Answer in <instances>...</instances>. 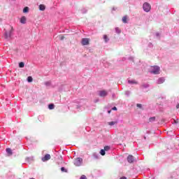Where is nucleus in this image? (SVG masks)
Listing matches in <instances>:
<instances>
[{
    "mask_svg": "<svg viewBox=\"0 0 179 179\" xmlns=\"http://www.w3.org/2000/svg\"><path fill=\"white\" fill-rule=\"evenodd\" d=\"M150 73H152L153 75H159L160 73V67L158 66H154L149 71Z\"/></svg>",
    "mask_w": 179,
    "mask_h": 179,
    "instance_id": "obj_1",
    "label": "nucleus"
},
{
    "mask_svg": "<svg viewBox=\"0 0 179 179\" xmlns=\"http://www.w3.org/2000/svg\"><path fill=\"white\" fill-rule=\"evenodd\" d=\"M74 166H76V167H80L82 164H83V159L80 157H77L73 161Z\"/></svg>",
    "mask_w": 179,
    "mask_h": 179,
    "instance_id": "obj_2",
    "label": "nucleus"
},
{
    "mask_svg": "<svg viewBox=\"0 0 179 179\" xmlns=\"http://www.w3.org/2000/svg\"><path fill=\"white\" fill-rule=\"evenodd\" d=\"M143 9L144 12H150V9H152V6H150V4H149V3L145 2L143 5Z\"/></svg>",
    "mask_w": 179,
    "mask_h": 179,
    "instance_id": "obj_3",
    "label": "nucleus"
},
{
    "mask_svg": "<svg viewBox=\"0 0 179 179\" xmlns=\"http://www.w3.org/2000/svg\"><path fill=\"white\" fill-rule=\"evenodd\" d=\"M13 31V27H11V30L9 31V33H8V31H6L4 34V38H6V40H8V38H10V37L12 36Z\"/></svg>",
    "mask_w": 179,
    "mask_h": 179,
    "instance_id": "obj_4",
    "label": "nucleus"
},
{
    "mask_svg": "<svg viewBox=\"0 0 179 179\" xmlns=\"http://www.w3.org/2000/svg\"><path fill=\"white\" fill-rule=\"evenodd\" d=\"M127 162L130 164L135 163V162H136V158H135L133 155H129L127 157Z\"/></svg>",
    "mask_w": 179,
    "mask_h": 179,
    "instance_id": "obj_5",
    "label": "nucleus"
},
{
    "mask_svg": "<svg viewBox=\"0 0 179 179\" xmlns=\"http://www.w3.org/2000/svg\"><path fill=\"white\" fill-rule=\"evenodd\" d=\"M50 159H51V155L46 154L43 157H42L41 160L42 162H48Z\"/></svg>",
    "mask_w": 179,
    "mask_h": 179,
    "instance_id": "obj_6",
    "label": "nucleus"
},
{
    "mask_svg": "<svg viewBox=\"0 0 179 179\" xmlns=\"http://www.w3.org/2000/svg\"><path fill=\"white\" fill-rule=\"evenodd\" d=\"M81 43L83 45H89V39L84 38L82 39Z\"/></svg>",
    "mask_w": 179,
    "mask_h": 179,
    "instance_id": "obj_7",
    "label": "nucleus"
},
{
    "mask_svg": "<svg viewBox=\"0 0 179 179\" xmlns=\"http://www.w3.org/2000/svg\"><path fill=\"white\" fill-rule=\"evenodd\" d=\"M166 81V79H164V78L162 77L158 78V80H157V85H162V83H164V82Z\"/></svg>",
    "mask_w": 179,
    "mask_h": 179,
    "instance_id": "obj_8",
    "label": "nucleus"
},
{
    "mask_svg": "<svg viewBox=\"0 0 179 179\" xmlns=\"http://www.w3.org/2000/svg\"><path fill=\"white\" fill-rule=\"evenodd\" d=\"M108 93L105 90L99 91V96L101 97H106L107 96Z\"/></svg>",
    "mask_w": 179,
    "mask_h": 179,
    "instance_id": "obj_9",
    "label": "nucleus"
},
{
    "mask_svg": "<svg viewBox=\"0 0 179 179\" xmlns=\"http://www.w3.org/2000/svg\"><path fill=\"white\" fill-rule=\"evenodd\" d=\"M129 85H138V82L135 80H127Z\"/></svg>",
    "mask_w": 179,
    "mask_h": 179,
    "instance_id": "obj_10",
    "label": "nucleus"
},
{
    "mask_svg": "<svg viewBox=\"0 0 179 179\" xmlns=\"http://www.w3.org/2000/svg\"><path fill=\"white\" fill-rule=\"evenodd\" d=\"M6 153H8V155H9V156H12L13 155V152H12V149L10 148H6Z\"/></svg>",
    "mask_w": 179,
    "mask_h": 179,
    "instance_id": "obj_11",
    "label": "nucleus"
},
{
    "mask_svg": "<svg viewBox=\"0 0 179 179\" xmlns=\"http://www.w3.org/2000/svg\"><path fill=\"white\" fill-rule=\"evenodd\" d=\"M26 17L23 16L20 19V23H22V24H26Z\"/></svg>",
    "mask_w": 179,
    "mask_h": 179,
    "instance_id": "obj_12",
    "label": "nucleus"
},
{
    "mask_svg": "<svg viewBox=\"0 0 179 179\" xmlns=\"http://www.w3.org/2000/svg\"><path fill=\"white\" fill-rule=\"evenodd\" d=\"M141 87H143V89H148V87H150V85L148 83H143L142 84Z\"/></svg>",
    "mask_w": 179,
    "mask_h": 179,
    "instance_id": "obj_13",
    "label": "nucleus"
},
{
    "mask_svg": "<svg viewBox=\"0 0 179 179\" xmlns=\"http://www.w3.org/2000/svg\"><path fill=\"white\" fill-rule=\"evenodd\" d=\"M39 10H42V11L45 10V6L43 4H40L39 5Z\"/></svg>",
    "mask_w": 179,
    "mask_h": 179,
    "instance_id": "obj_14",
    "label": "nucleus"
},
{
    "mask_svg": "<svg viewBox=\"0 0 179 179\" xmlns=\"http://www.w3.org/2000/svg\"><path fill=\"white\" fill-rule=\"evenodd\" d=\"M103 40L105 43H108V41H110V38H108V36H107V35H103Z\"/></svg>",
    "mask_w": 179,
    "mask_h": 179,
    "instance_id": "obj_15",
    "label": "nucleus"
},
{
    "mask_svg": "<svg viewBox=\"0 0 179 179\" xmlns=\"http://www.w3.org/2000/svg\"><path fill=\"white\" fill-rule=\"evenodd\" d=\"M156 121V117H151L149 118V122H155Z\"/></svg>",
    "mask_w": 179,
    "mask_h": 179,
    "instance_id": "obj_16",
    "label": "nucleus"
},
{
    "mask_svg": "<svg viewBox=\"0 0 179 179\" xmlns=\"http://www.w3.org/2000/svg\"><path fill=\"white\" fill-rule=\"evenodd\" d=\"M44 84L46 86V87H50V86H51V81H46Z\"/></svg>",
    "mask_w": 179,
    "mask_h": 179,
    "instance_id": "obj_17",
    "label": "nucleus"
},
{
    "mask_svg": "<svg viewBox=\"0 0 179 179\" xmlns=\"http://www.w3.org/2000/svg\"><path fill=\"white\" fill-rule=\"evenodd\" d=\"M127 19H128V16L127 15H124L123 17H122V22L123 23H127Z\"/></svg>",
    "mask_w": 179,
    "mask_h": 179,
    "instance_id": "obj_18",
    "label": "nucleus"
},
{
    "mask_svg": "<svg viewBox=\"0 0 179 179\" xmlns=\"http://www.w3.org/2000/svg\"><path fill=\"white\" fill-rule=\"evenodd\" d=\"M115 32L117 33V34H121V29H120V28L115 27Z\"/></svg>",
    "mask_w": 179,
    "mask_h": 179,
    "instance_id": "obj_19",
    "label": "nucleus"
},
{
    "mask_svg": "<svg viewBox=\"0 0 179 179\" xmlns=\"http://www.w3.org/2000/svg\"><path fill=\"white\" fill-rule=\"evenodd\" d=\"M54 107H55V105L53 103H50L48 105L49 110H54Z\"/></svg>",
    "mask_w": 179,
    "mask_h": 179,
    "instance_id": "obj_20",
    "label": "nucleus"
},
{
    "mask_svg": "<svg viewBox=\"0 0 179 179\" xmlns=\"http://www.w3.org/2000/svg\"><path fill=\"white\" fill-rule=\"evenodd\" d=\"M92 156L95 159H99V157H100V155L99 154H97L96 152H94Z\"/></svg>",
    "mask_w": 179,
    "mask_h": 179,
    "instance_id": "obj_21",
    "label": "nucleus"
},
{
    "mask_svg": "<svg viewBox=\"0 0 179 179\" xmlns=\"http://www.w3.org/2000/svg\"><path fill=\"white\" fill-rule=\"evenodd\" d=\"M100 155H101V156H105L106 155V150L105 149L101 150Z\"/></svg>",
    "mask_w": 179,
    "mask_h": 179,
    "instance_id": "obj_22",
    "label": "nucleus"
},
{
    "mask_svg": "<svg viewBox=\"0 0 179 179\" xmlns=\"http://www.w3.org/2000/svg\"><path fill=\"white\" fill-rule=\"evenodd\" d=\"M29 12V7H24L23 8V13H27Z\"/></svg>",
    "mask_w": 179,
    "mask_h": 179,
    "instance_id": "obj_23",
    "label": "nucleus"
},
{
    "mask_svg": "<svg viewBox=\"0 0 179 179\" xmlns=\"http://www.w3.org/2000/svg\"><path fill=\"white\" fill-rule=\"evenodd\" d=\"M19 68H24V63L23 62L19 63Z\"/></svg>",
    "mask_w": 179,
    "mask_h": 179,
    "instance_id": "obj_24",
    "label": "nucleus"
},
{
    "mask_svg": "<svg viewBox=\"0 0 179 179\" xmlns=\"http://www.w3.org/2000/svg\"><path fill=\"white\" fill-rule=\"evenodd\" d=\"M27 82H29V83L33 82V78L31 76H29L27 78Z\"/></svg>",
    "mask_w": 179,
    "mask_h": 179,
    "instance_id": "obj_25",
    "label": "nucleus"
},
{
    "mask_svg": "<svg viewBox=\"0 0 179 179\" xmlns=\"http://www.w3.org/2000/svg\"><path fill=\"white\" fill-rule=\"evenodd\" d=\"M108 125H110V127H113V125H115L117 124V122H109Z\"/></svg>",
    "mask_w": 179,
    "mask_h": 179,
    "instance_id": "obj_26",
    "label": "nucleus"
},
{
    "mask_svg": "<svg viewBox=\"0 0 179 179\" xmlns=\"http://www.w3.org/2000/svg\"><path fill=\"white\" fill-rule=\"evenodd\" d=\"M110 146L106 145L104 147L103 150H105V152H108V150H110Z\"/></svg>",
    "mask_w": 179,
    "mask_h": 179,
    "instance_id": "obj_27",
    "label": "nucleus"
},
{
    "mask_svg": "<svg viewBox=\"0 0 179 179\" xmlns=\"http://www.w3.org/2000/svg\"><path fill=\"white\" fill-rule=\"evenodd\" d=\"M61 171H62L63 173H68V170L66 169L65 167H62Z\"/></svg>",
    "mask_w": 179,
    "mask_h": 179,
    "instance_id": "obj_28",
    "label": "nucleus"
},
{
    "mask_svg": "<svg viewBox=\"0 0 179 179\" xmlns=\"http://www.w3.org/2000/svg\"><path fill=\"white\" fill-rule=\"evenodd\" d=\"M87 10L86 8L81 9V13H87Z\"/></svg>",
    "mask_w": 179,
    "mask_h": 179,
    "instance_id": "obj_29",
    "label": "nucleus"
},
{
    "mask_svg": "<svg viewBox=\"0 0 179 179\" xmlns=\"http://www.w3.org/2000/svg\"><path fill=\"white\" fill-rule=\"evenodd\" d=\"M136 107H138V108H141V110L143 109L142 104H141V103H137Z\"/></svg>",
    "mask_w": 179,
    "mask_h": 179,
    "instance_id": "obj_30",
    "label": "nucleus"
},
{
    "mask_svg": "<svg viewBox=\"0 0 179 179\" xmlns=\"http://www.w3.org/2000/svg\"><path fill=\"white\" fill-rule=\"evenodd\" d=\"M80 179H87V178H86V176L82 175Z\"/></svg>",
    "mask_w": 179,
    "mask_h": 179,
    "instance_id": "obj_31",
    "label": "nucleus"
},
{
    "mask_svg": "<svg viewBox=\"0 0 179 179\" xmlns=\"http://www.w3.org/2000/svg\"><path fill=\"white\" fill-rule=\"evenodd\" d=\"M130 92L129 91H126L125 92V94L127 95V96H129V94H130Z\"/></svg>",
    "mask_w": 179,
    "mask_h": 179,
    "instance_id": "obj_32",
    "label": "nucleus"
},
{
    "mask_svg": "<svg viewBox=\"0 0 179 179\" xmlns=\"http://www.w3.org/2000/svg\"><path fill=\"white\" fill-rule=\"evenodd\" d=\"M155 36H156V37H160V33L157 32V33L155 34Z\"/></svg>",
    "mask_w": 179,
    "mask_h": 179,
    "instance_id": "obj_33",
    "label": "nucleus"
},
{
    "mask_svg": "<svg viewBox=\"0 0 179 179\" xmlns=\"http://www.w3.org/2000/svg\"><path fill=\"white\" fill-rule=\"evenodd\" d=\"M128 59H129V61H134V57H130L128 58Z\"/></svg>",
    "mask_w": 179,
    "mask_h": 179,
    "instance_id": "obj_34",
    "label": "nucleus"
},
{
    "mask_svg": "<svg viewBox=\"0 0 179 179\" xmlns=\"http://www.w3.org/2000/svg\"><path fill=\"white\" fill-rule=\"evenodd\" d=\"M112 110H113V111H117V107L114 106L112 108Z\"/></svg>",
    "mask_w": 179,
    "mask_h": 179,
    "instance_id": "obj_35",
    "label": "nucleus"
},
{
    "mask_svg": "<svg viewBox=\"0 0 179 179\" xmlns=\"http://www.w3.org/2000/svg\"><path fill=\"white\" fill-rule=\"evenodd\" d=\"M59 38H60V40H64V38H65V37H64V36H60Z\"/></svg>",
    "mask_w": 179,
    "mask_h": 179,
    "instance_id": "obj_36",
    "label": "nucleus"
},
{
    "mask_svg": "<svg viewBox=\"0 0 179 179\" xmlns=\"http://www.w3.org/2000/svg\"><path fill=\"white\" fill-rule=\"evenodd\" d=\"M120 179H127V177L123 176V177L120 178Z\"/></svg>",
    "mask_w": 179,
    "mask_h": 179,
    "instance_id": "obj_37",
    "label": "nucleus"
},
{
    "mask_svg": "<svg viewBox=\"0 0 179 179\" xmlns=\"http://www.w3.org/2000/svg\"><path fill=\"white\" fill-rule=\"evenodd\" d=\"M176 108H179V103L176 105Z\"/></svg>",
    "mask_w": 179,
    "mask_h": 179,
    "instance_id": "obj_38",
    "label": "nucleus"
},
{
    "mask_svg": "<svg viewBox=\"0 0 179 179\" xmlns=\"http://www.w3.org/2000/svg\"><path fill=\"white\" fill-rule=\"evenodd\" d=\"M111 113V110H108V114H110Z\"/></svg>",
    "mask_w": 179,
    "mask_h": 179,
    "instance_id": "obj_39",
    "label": "nucleus"
},
{
    "mask_svg": "<svg viewBox=\"0 0 179 179\" xmlns=\"http://www.w3.org/2000/svg\"><path fill=\"white\" fill-rule=\"evenodd\" d=\"M26 160H30V158H29V157H27V158L26 159Z\"/></svg>",
    "mask_w": 179,
    "mask_h": 179,
    "instance_id": "obj_40",
    "label": "nucleus"
},
{
    "mask_svg": "<svg viewBox=\"0 0 179 179\" xmlns=\"http://www.w3.org/2000/svg\"><path fill=\"white\" fill-rule=\"evenodd\" d=\"M115 9H117V8H113V10H115Z\"/></svg>",
    "mask_w": 179,
    "mask_h": 179,
    "instance_id": "obj_41",
    "label": "nucleus"
},
{
    "mask_svg": "<svg viewBox=\"0 0 179 179\" xmlns=\"http://www.w3.org/2000/svg\"><path fill=\"white\" fill-rule=\"evenodd\" d=\"M77 108H79V106H77Z\"/></svg>",
    "mask_w": 179,
    "mask_h": 179,
    "instance_id": "obj_42",
    "label": "nucleus"
},
{
    "mask_svg": "<svg viewBox=\"0 0 179 179\" xmlns=\"http://www.w3.org/2000/svg\"><path fill=\"white\" fill-rule=\"evenodd\" d=\"M30 179H34V178H30Z\"/></svg>",
    "mask_w": 179,
    "mask_h": 179,
    "instance_id": "obj_43",
    "label": "nucleus"
},
{
    "mask_svg": "<svg viewBox=\"0 0 179 179\" xmlns=\"http://www.w3.org/2000/svg\"><path fill=\"white\" fill-rule=\"evenodd\" d=\"M41 118H42V120H43V117H41Z\"/></svg>",
    "mask_w": 179,
    "mask_h": 179,
    "instance_id": "obj_44",
    "label": "nucleus"
},
{
    "mask_svg": "<svg viewBox=\"0 0 179 179\" xmlns=\"http://www.w3.org/2000/svg\"><path fill=\"white\" fill-rule=\"evenodd\" d=\"M38 120H40V117H38Z\"/></svg>",
    "mask_w": 179,
    "mask_h": 179,
    "instance_id": "obj_45",
    "label": "nucleus"
},
{
    "mask_svg": "<svg viewBox=\"0 0 179 179\" xmlns=\"http://www.w3.org/2000/svg\"><path fill=\"white\" fill-rule=\"evenodd\" d=\"M13 1H15V0H13Z\"/></svg>",
    "mask_w": 179,
    "mask_h": 179,
    "instance_id": "obj_46",
    "label": "nucleus"
}]
</instances>
